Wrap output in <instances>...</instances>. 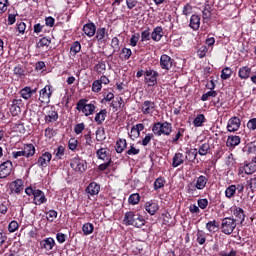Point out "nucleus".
Returning a JSON list of instances; mask_svg holds the SVG:
<instances>
[{
    "mask_svg": "<svg viewBox=\"0 0 256 256\" xmlns=\"http://www.w3.org/2000/svg\"><path fill=\"white\" fill-rule=\"evenodd\" d=\"M153 137H155L154 133L146 134V136L142 139L141 145H143V147H147V145L151 143V139H153Z\"/></svg>",
    "mask_w": 256,
    "mask_h": 256,
    "instance_id": "052dcab7",
    "label": "nucleus"
},
{
    "mask_svg": "<svg viewBox=\"0 0 256 256\" xmlns=\"http://www.w3.org/2000/svg\"><path fill=\"white\" fill-rule=\"evenodd\" d=\"M152 133L156 137H169L173 133V124L167 121L154 122L152 125Z\"/></svg>",
    "mask_w": 256,
    "mask_h": 256,
    "instance_id": "f03ea898",
    "label": "nucleus"
},
{
    "mask_svg": "<svg viewBox=\"0 0 256 256\" xmlns=\"http://www.w3.org/2000/svg\"><path fill=\"white\" fill-rule=\"evenodd\" d=\"M231 75H233V69L225 67L222 69L220 77L223 81H227V79H231Z\"/></svg>",
    "mask_w": 256,
    "mask_h": 256,
    "instance_id": "37998d69",
    "label": "nucleus"
},
{
    "mask_svg": "<svg viewBox=\"0 0 256 256\" xmlns=\"http://www.w3.org/2000/svg\"><path fill=\"white\" fill-rule=\"evenodd\" d=\"M21 107H23V100L21 98H16L12 100V104L10 106V113L13 117H17V115H21Z\"/></svg>",
    "mask_w": 256,
    "mask_h": 256,
    "instance_id": "f8f14e48",
    "label": "nucleus"
},
{
    "mask_svg": "<svg viewBox=\"0 0 256 256\" xmlns=\"http://www.w3.org/2000/svg\"><path fill=\"white\" fill-rule=\"evenodd\" d=\"M51 159H53V155L50 152L42 153L37 161L38 167H40V169L47 168L49 166V163H51Z\"/></svg>",
    "mask_w": 256,
    "mask_h": 256,
    "instance_id": "ddd939ff",
    "label": "nucleus"
},
{
    "mask_svg": "<svg viewBox=\"0 0 256 256\" xmlns=\"http://www.w3.org/2000/svg\"><path fill=\"white\" fill-rule=\"evenodd\" d=\"M39 248L42 251H52L53 247H55V239L53 237H48L39 242Z\"/></svg>",
    "mask_w": 256,
    "mask_h": 256,
    "instance_id": "4468645a",
    "label": "nucleus"
},
{
    "mask_svg": "<svg viewBox=\"0 0 256 256\" xmlns=\"http://www.w3.org/2000/svg\"><path fill=\"white\" fill-rule=\"evenodd\" d=\"M82 31L87 37H95V33L97 32V26L95 25V23L89 22L83 26Z\"/></svg>",
    "mask_w": 256,
    "mask_h": 256,
    "instance_id": "412c9836",
    "label": "nucleus"
},
{
    "mask_svg": "<svg viewBox=\"0 0 256 256\" xmlns=\"http://www.w3.org/2000/svg\"><path fill=\"white\" fill-rule=\"evenodd\" d=\"M241 145V136L230 135L226 140V147L229 149H235V147Z\"/></svg>",
    "mask_w": 256,
    "mask_h": 256,
    "instance_id": "a211bd4d",
    "label": "nucleus"
},
{
    "mask_svg": "<svg viewBox=\"0 0 256 256\" xmlns=\"http://www.w3.org/2000/svg\"><path fill=\"white\" fill-rule=\"evenodd\" d=\"M89 100L82 98L76 103V109L77 111H81L85 117H89V115H93L95 113V110L97 109V106H95V101L89 103Z\"/></svg>",
    "mask_w": 256,
    "mask_h": 256,
    "instance_id": "7ed1b4c3",
    "label": "nucleus"
},
{
    "mask_svg": "<svg viewBox=\"0 0 256 256\" xmlns=\"http://www.w3.org/2000/svg\"><path fill=\"white\" fill-rule=\"evenodd\" d=\"M141 42L145 43V41H151V29L147 28L141 32Z\"/></svg>",
    "mask_w": 256,
    "mask_h": 256,
    "instance_id": "5fc2aeb1",
    "label": "nucleus"
},
{
    "mask_svg": "<svg viewBox=\"0 0 256 256\" xmlns=\"http://www.w3.org/2000/svg\"><path fill=\"white\" fill-rule=\"evenodd\" d=\"M103 89V85L101 84V82L99 80H95L92 83V92L93 93H100V91Z\"/></svg>",
    "mask_w": 256,
    "mask_h": 256,
    "instance_id": "4d7b16f0",
    "label": "nucleus"
},
{
    "mask_svg": "<svg viewBox=\"0 0 256 256\" xmlns=\"http://www.w3.org/2000/svg\"><path fill=\"white\" fill-rule=\"evenodd\" d=\"M206 229L209 233H217L219 230V222L217 220H212L206 223Z\"/></svg>",
    "mask_w": 256,
    "mask_h": 256,
    "instance_id": "c9c22d12",
    "label": "nucleus"
},
{
    "mask_svg": "<svg viewBox=\"0 0 256 256\" xmlns=\"http://www.w3.org/2000/svg\"><path fill=\"white\" fill-rule=\"evenodd\" d=\"M157 108V105L155 102L151 100L144 101L139 109L143 115H153L155 113V109Z\"/></svg>",
    "mask_w": 256,
    "mask_h": 256,
    "instance_id": "1a4fd4ad",
    "label": "nucleus"
},
{
    "mask_svg": "<svg viewBox=\"0 0 256 256\" xmlns=\"http://www.w3.org/2000/svg\"><path fill=\"white\" fill-rule=\"evenodd\" d=\"M197 189L199 188H197V185L193 184V182H190L186 185V193H188V195H197Z\"/></svg>",
    "mask_w": 256,
    "mask_h": 256,
    "instance_id": "603ef678",
    "label": "nucleus"
},
{
    "mask_svg": "<svg viewBox=\"0 0 256 256\" xmlns=\"http://www.w3.org/2000/svg\"><path fill=\"white\" fill-rule=\"evenodd\" d=\"M209 179H207V177H205L204 175H200L197 179H196V187L199 191H203V189H205V187H207V183H208Z\"/></svg>",
    "mask_w": 256,
    "mask_h": 256,
    "instance_id": "7c9ffc66",
    "label": "nucleus"
},
{
    "mask_svg": "<svg viewBox=\"0 0 256 256\" xmlns=\"http://www.w3.org/2000/svg\"><path fill=\"white\" fill-rule=\"evenodd\" d=\"M107 139V136L105 135V128L99 127L96 130V141L101 142L105 141Z\"/></svg>",
    "mask_w": 256,
    "mask_h": 256,
    "instance_id": "8fccbe9b",
    "label": "nucleus"
},
{
    "mask_svg": "<svg viewBox=\"0 0 256 256\" xmlns=\"http://www.w3.org/2000/svg\"><path fill=\"white\" fill-rule=\"evenodd\" d=\"M123 225L136 227L137 229H141L143 225H145V218L137 212L128 211L124 215Z\"/></svg>",
    "mask_w": 256,
    "mask_h": 256,
    "instance_id": "f257e3e1",
    "label": "nucleus"
},
{
    "mask_svg": "<svg viewBox=\"0 0 256 256\" xmlns=\"http://www.w3.org/2000/svg\"><path fill=\"white\" fill-rule=\"evenodd\" d=\"M144 209L149 215H156L159 211V203H157L155 200L147 201L144 204Z\"/></svg>",
    "mask_w": 256,
    "mask_h": 256,
    "instance_id": "2eb2a0df",
    "label": "nucleus"
},
{
    "mask_svg": "<svg viewBox=\"0 0 256 256\" xmlns=\"http://www.w3.org/2000/svg\"><path fill=\"white\" fill-rule=\"evenodd\" d=\"M199 152H197V149H189L186 151V156H184L185 160L187 161H194L197 159V155Z\"/></svg>",
    "mask_w": 256,
    "mask_h": 256,
    "instance_id": "c03bdc74",
    "label": "nucleus"
},
{
    "mask_svg": "<svg viewBox=\"0 0 256 256\" xmlns=\"http://www.w3.org/2000/svg\"><path fill=\"white\" fill-rule=\"evenodd\" d=\"M26 29H27V24H25V22L16 23V31H18L19 35H25Z\"/></svg>",
    "mask_w": 256,
    "mask_h": 256,
    "instance_id": "13d9d810",
    "label": "nucleus"
},
{
    "mask_svg": "<svg viewBox=\"0 0 256 256\" xmlns=\"http://www.w3.org/2000/svg\"><path fill=\"white\" fill-rule=\"evenodd\" d=\"M152 41L159 42L163 39V27L157 26L153 29L151 33Z\"/></svg>",
    "mask_w": 256,
    "mask_h": 256,
    "instance_id": "a878e982",
    "label": "nucleus"
},
{
    "mask_svg": "<svg viewBox=\"0 0 256 256\" xmlns=\"http://www.w3.org/2000/svg\"><path fill=\"white\" fill-rule=\"evenodd\" d=\"M94 230H95V226H93L92 223H85L82 226V231L84 235H91V233H93Z\"/></svg>",
    "mask_w": 256,
    "mask_h": 256,
    "instance_id": "6e6d98bb",
    "label": "nucleus"
},
{
    "mask_svg": "<svg viewBox=\"0 0 256 256\" xmlns=\"http://www.w3.org/2000/svg\"><path fill=\"white\" fill-rule=\"evenodd\" d=\"M9 189L11 193H16L19 195L21 191L23 190V180L22 179H16L15 181L11 182L9 185Z\"/></svg>",
    "mask_w": 256,
    "mask_h": 256,
    "instance_id": "4be33fe9",
    "label": "nucleus"
},
{
    "mask_svg": "<svg viewBox=\"0 0 256 256\" xmlns=\"http://www.w3.org/2000/svg\"><path fill=\"white\" fill-rule=\"evenodd\" d=\"M186 129L185 128H178L176 131V134L171 140L172 145H179V140L183 135L185 134Z\"/></svg>",
    "mask_w": 256,
    "mask_h": 256,
    "instance_id": "f704fd0d",
    "label": "nucleus"
},
{
    "mask_svg": "<svg viewBox=\"0 0 256 256\" xmlns=\"http://www.w3.org/2000/svg\"><path fill=\"white\" fill-rule=\"evenodd\" d=\"M240 127L241 119L237 116H234L228 120L226 128L229 133H235V131H239Z\"/></svg>",
    "mask_w": 256,
    "mask_h": 256,
    "instance_id": "9b49d317",
    "label": "nucleus"
},
{
    "mask_svg": "<svg viewBox=\"0 0 256 256\" xmlns=\"http://www.w3.org/2000/svg\"><path fill=\"white\" fill-rule=\"evenodd\" d=\"M232 213L236 219L235 221H239L240 223H243L245 221V211L241 207L235 206L232 210Z\"/></svg>",
    "mask_w": 256,
    "mask_h": 256,
    "instance_id": "393cba45",
    "label": "nucleus"
},
{
    "mask_svg": "<svg viewBox=\"0 0 256 256\" xmlns=\"http://www.w3.org/2000/svg\"><path fill=\"white\" fill-rule=\"evenodd\" d=\"M256 171V165L251 162H245L244 166L239 169V173H245L246 175H253Z\"/></svg>",
    "mask_w": 256,
    "mask_h": 256,
    "instance_id": "b1692460",
    "label": "nucleus"
},
{
    "mask_svg": "<svg viewBox=\"0 0 256 256\" xmlns=\"http://www.w3.org/2000/svg\"><path fill=\"white\" fill-rule=\"evenodd\" d=\"M217 96V91L215 90H210L206 93H204L202 96H201V101H209V98L210 97H216Z\"/></svg>",
    "mask_w": 256,
    "mask_h": 256,
    "instance_id": "bf43d9fd",
    "label": "nucleus"
},
{
    "mask_svg": "<svg viewBox=\"0 0 256 256\" xmlns=\"http://www.w3.org/2000/svg\"><path fill=\"white\" fill-rule=\"evenodd\" d=\"M235 227H237V220L231 217H226L222 219L220 229L224 233V235H231V233L235 231Z\"/></svg>",
    "mask_w": 256,
    "mask_h": 256,
    "instance_id": "20e7f679",
    "label": "nucleus"
},
{
    "mask_svg": "<svg viewBox=\"0 0 256 256\" xmlns=\"http://www.w3.org/2000/svg\"><path fill=\"white\" fill-rule=\"evenodd\" d=\"M105 119H107V109L105 108L100 110L98 113H96L94 117V121L98 125H103V123L105 122Z\"/></svg>",
    "mask_w": 256,
    "mask_h": 256,
    "instance_id": "cd10ccee",
    "label": "nucleus"
},
{
    "mask_svg": "<svg viewBox=\"0 0 256 256\" xmlns=\"http://www.w3.org/2000/svg\"><path fill=\"white\" fill-rule=\"evenodd\" d=\"M58 119L59 113L53 108L48 110L44 116V121L47 125H49L50 123H55V121H57Z\"/></svg>",
    "mask_w": 256,
    "mask_h": 256,
    "instance_id": "f3484780",
    "label": "nucleus"
},
{
    "mask_svg": "<svg viewBox=\"0 0 256 256\" xmlns=\"http://www.w3.org/2000/svg\"><path fill=\"white\" fill-rule=\"evenodd\" d=\"M94 71H96V73L98 75H103V73H105V71H107V65L103 61L99 62L98 64H96L94 66Z\"/></svg>",
    "mask_w": 256,
    "mask_h": 256,
    "instance_id": "09e8293b",
    "label": "nucleus"
},
{
    "mask_svg": "<svg viewBox=\"0 0 256 256\" xmlns=\"http://www.w3.org/2000/svg\"><path fill=\"white\" fill-rule=\"evenodd\" d=\"M202 19L203 21H209L211 19V5L205 3L204 9L202 11Z\"/></svg>",
    "mask_w": 256,
    "mask_h": 256,
    "instance_id": "79ce46f5",
    "label": "nucleus"
},
{
    "mask_svg": "<svg viewBox=\"0 0 256 256\" xmlns=\"http://www.w3.org/2000/svg\"><path fill=\"white\" fill-rule=\"evenodd\" d=\"M127 149V140L120 138L116 141L115 151L116 153H123Z\"/></svg>",
    "mask_w": 256,
    "mask_h": 256,
    "instance_id": "2f4dec72",
    "label": "nucleus"
},
{
    "mask_svg": "<svg viewBox=\"0 0 256 256\" xmlns=\"http://www.w3.org/2000/svg\"><path fill=\"white\" fill-rule=\"evenodd\" d=\"M141 38V34L135 33L130 38V46L137 47V43H139V39Z\"/></svg>",
    "mask_w": 256,
    "mask_h": 256,
    "instance_id": "680f3d73",
    "label": "nucleus"
},
{
    "mask_svg": "<svg viewBox=\"0 0 256 256\" xmlns=\"http://www.w3.org/2000/svg\"><path fill=\"white\" fill-rule=\"evenodd\" d=\"M248 187L252 191V193H255L256 191V176L254 175L250 180L247 181Z\"/></svg>",
    "mask_w": 256,
    "mask_h": 256,
    "instance_id": "338daca9",
    "label": "nucleus"
},
{
    "mask_svg": "<svg viewBox=\"0 0 256 256\" xmlns=\"http://www.w3.org/2000/svg\"><path fill=\"white\" fill-rule=\"evenodd\" d=\"M165 177L160 176L154 181V191H159V189H163L165 187Z\"/></svg>",
    "mask_w": 256,
    "mask_h": 256,
    "instance_id": "49530a36",
    "label": "nucleus"
},
{
    "mask_svg": "<svg viewBox=\"0 0 256 256\" xmlns=\"http://www.w3.org/2000/svg\"><path fill=\"white\" fill-rule=\"evenodd\" d=\"M191 13H193V6L187 3L182 9V14L185 15V17H189Z\"/></svg>",
    "mask_w": 256,
    "mask_h": 256,
    "instance_id": "e2e57ef3",
    "label": "nucleus"
},
{
    "mask_svg": "<svg viewBox=\"0 0 256 256\" xmlns=\"http://www.w3.org/2000/svg\"><path fill=\"white\" fill-rule=\"evenodd\" d=\"M175 66V59L171 58V56L167 54H162L160 56V68L163 69V71H171L173 67Z\"/></svg>",
    "mask_w": 256,
    "mask_h": 256,
    "instance_id": "6e6552de",
    "label": "nucleus"
},
{
    "mask_svg": "<svg viewBox=\"0 0 256 256\" xmlns=\"http://www.w3.org/2000/svg\"><path fill=\"white\" fill-rule=\"evenodd\" d=\"M77 145H79V141H77L75 138H70L68 141V148L70 151H75L77 149Z\"/></svg>",
    "mask_w": 256,
    "mask_h": 256,
    "instance_id": "69168bd1",
    "label": "nucleus"
},
{
    "mask_svg": "<svg viewBox=\"0 0 256 256\" xmlns=\"http://www.w3.org/2000/svg\"><path fill=\"white\" fill-rule=\"evenodd\" d=\"M253 73V70L249 66H241L238 70V77L242 81H247V79H251V75Z\"/></svg>",
    "mask_w": 256,
    "mask_h": 256,
    "instance_id": "dca6fc26",
    "label": "nucleus"
},
{
    "mask_svg": "<svg viewBox=\"0 0 256 256\" xmlns=\"http://www.w3.org/2000/svg\"><path fill=\"white\" fill-rule=\"evenodd\" d=\"M23 151H24V157L29 159V157H33L35 155V152L37 150L35 149V145L33 144H24Z\"/></svg>",
    "mask_w": 256,
    "mask_h": 256,
    "instance_id": "c85d7f7f",
    "label": "nucleus"
},
{
    "mask_svg": "<svg viewBox=\"0 0 256 256\" xmlns=\"http://www.w3.org/2000/svg\"><path fill=\"white\" fill-rule=\"evenodd\" d=\"M51 45V37H42L36 43V49H43L45 47H49Z\"/></svg>",
    "mask_w": 256,
    "mask_h": 256,
    "instance_id": "473e14b6",
    "label": "nucleus"
},
{
    "mask_svg": "<svg viewBox=\"0 0 256 256\" xmlns=\"http://www.w3.org/2000/svg\"><path fill=\"white\" fill-rule=\"evenodd\" d=\"M189 27L192 31H199V27H201V16L198 14H193L190 17Z\"/></svg>",
    "mask_w": 256,
    "mask_h": 256,
    "instance_id": "aec40b11",
    "label": "nucleus"
},
{
    "mask_svg": "<svg viewBox=\"0 0 256 256\" xmlns=\"http://www.w3.org/2000/svg\"><path fill=\"white\" fill-rule=\"evenodd\" d=\"M20 97H22V99H25V101H29V99L33 97L31 94V87L25 86L24 88H22L20 90Z\"/></svg>",
    "mask_w": 256,
    "mask_h": 256,
    "instance_id": "ea45409f",
    "label": "nucleus"
},
{
    "mask_svg": "<svg viewBox=\"0 0 256 256\" xmlns=\"http://www.w3.org/2000/svg\"><path fill=\"white\" fill-rule=\"evenodd\" d=\"M99 191H101V186L97 182H91L86 188V193L92 196L99 195Z\"/></svg>",
    "mask_w": 256,
    "mask_h": 256,
    "instance_id": "bb28decb",
    "label": "nucleus"
},
{
    "mask_svg": "<svg viewBox=\"0 0 256 256\" xmlns=\"http://www.w3.org/2000/svg\"><path fill=\"white\" fill-rule=\"evenodd\" d=\"M144 75V83H146L148 87H155V85H157V78L159 77V72L153 69H148L144 72Z\"/></svg>",
    "mask_w": 256,
    "mask_h": 256,
    "instance_id": "0eeeda50",
    "label": "nucleus"
},
{
    "mask_svg": "<svg viewBox=\"0 0 256 256\" xmlns=\"http://www.w3.org/2000/svg\"><path fill=\"white\" fill-rule=\"evenodd\" d=\"M235 193H237V188H235V184H232L226 188L225 197L227 199H233V197H235Z\"/></svg>",
    "mask_w": 256,
    "mask_h": 256,
    "instance_id": "a18cd8bd",
    "label": "nucleus"
},
{
    "mask_svg": "<svg viewBox=\"0 0 256 256\" xmlns=\"http://www.w3.org/2000/svg\"><path fill=\"white\" fill-rule=\"evenodd\" d=\"M70 167L75 173H85L87 171V161L79 157H74L71 159Z\"/></svg>",
    "mask_w": 256,
    "mask_h": 256,
    "instance_id": "423d86ee",
    "label": "nucleus"
},
{
    "mask_svg": "<svg viewBox=\"0 0 256 256\" xmlns=\"http://www.w3.org/2000/svg\"><path fill=\"white\" fill-rule=\"evenodd\" d=\"M96 155L101 161H109V159H111V156L109 155V150L107 148L98 149L96 151Z\"/></svg>",
    "mask_w": 256,
    "mask_h": 256,
    "instance_id": "c756f323",
    "label": "nucleus"
},
{
    "mask_svg": "<svg viewBox=\"0 0 256 256\" xmlns=\"http://www.w3.org/2000/svg\"><path fill=\"white\" fill-rule=\"evenodd\" d=\"M52 95H53V86L46 85L44 88H42L39 91L38 101H40V103H43L44 105H49V103H51Z\"/></svg>",
    "mask_w": 256,
    "mask_h": 256,
    "instance_id": "39448f33",
    "label": "nucleus"
},
{
    "mask_svg": "<svg viewBox=\"0 0 256 256\" xmlns=\"http://www.w3.org/2000/svg\"><path fill=\"white\" fill-rule=\"evenodd\" d=\"M247 127L249 131H255L256 130V118H252L247 122Z\"/></svg>",
    "mask_w": 256,
    "mask_h": 256,
    "instance_id": "774afa93",
    "label": "nucleus"
},
{
    "mask_svg": "<svg viewBox=\"0 0 256 256\" xmlns=\"http://www.w3.org/2000/svg\"><path fill=\"white\" fill-rule=\"evenodd\" d=\"M80 52H81V43L79 41L73 42L70 47V55L75 57V55H77V53H80Z\"/></svg>",
    "mask_w": 256,
    "mask_h": 256,
    "instance_id": "de8ad7c7",
    "label": "nucleus"
},
{
    "mask_svg": "<svg viewBox=\"0 0 256 256\" xmlns=\"http://www.w3.org/2000/svg\"><path fill=\"white\" fill-rule=\"evenodd\" d=\"M206 121L205 119V115L204 114H198L194 121H193V125L194 127H203V123Z\"/></svg>",
    "mask_w": 256,
    "mask_h": 256,
    "instance_id": "3c124183",
    "label": "nucleus"
},
{
    "mask_svg": "<svg viewBox=\"0 0 256 256\" xmlns=\"http://www.w3.org/2000/svg\"><path fill=\"white\" fill-rule=\"evenodd\" d=\"M54 161H59L61 159H63L64 155H65V146L60 145L58 146L55 150H54Z\"/></svg>",
    "mask_w": 256,
    "mask_h": 256,
    "instance_id": "4c0bfd02",
    "label": "nucleus"
},
{
    "mask_svg": "<svg viewBox=\"0 0 256 256\" xmlns=\"http://www.w3.org/2000/svg\"><path fill=\"white\" fill-rule=\"evenodd\" d=\"M183 163H185V155L181 152L175 153L172 158V167L177 169V167H180Z\"/></svg>",
    "mask_w": 256,
    "mask_h": 256,
    "instance_id": "5701e85b",
    "label": "nucleus"
},
{
    "mask_svg": "<svg viewBox=\"0 0 256 256\" xmlns=\"http://www.w3.org/2000/svg\"><path fill=\"white\" fill-rule=\"evenodd\" d=\"M139 201H141V196L139 193L131 194L128 198V203L130 205H139Z\"/></svg>",
    "mask_w": 256,
    "mask_h": 256,
    "instance_id": "864d4df0",
    "label": "nucleus"
},
{
    "mask_svg": "<svg viewBox=\"0 0 256 256\" xmlns=\"http://www.w3.org/2000/svg\"><path fill=\"white\" fill-rule=\"evenodd\" d=\"M34 205H43V203H47V197H45V192L37 189L33 196Z\"/></svg>",
    "mask_w": 256,
    "mask_h": 256,
    "instance_id": "6ab92c4d",
    "label": "nucleus"
},
{
    "mask_svg": "<svg viewBox=\"0 0 256 256\" xmlns=\"http://www.w3.org/2000/svg\"><path fill=\"white\" fill-rule=\"evenodd\" d=\"M208 153H211V144L209 142H205L200 145L198 154L203 157L205 155H208Z\"/></svg>",
    "mask_w": 256,
    "mask_h": 256,
    "instance_id": "72a5a7b5",
    "label": "nucleus"
},
{
    "mask_svg": "<svg viewBox=\"0 0 256 256\" xmlns=\"http://www.w3.org/2000/svg\"><path fill=\"white\" fill-rule=\"evenodd\" d=\"M106 35H107V29L106 28H98L96 30L95 39L98 41V43H103V41H105V36Z\"/></svg>",
    "mask_w": 256,
    "mask_h": 256,
    "instance_id": "e433bc0d",
    "label": "nucleus"
},
{
    "mask_svg": "<svg viewBox=\"0 0 256 256\" xmlns=\"http://www.w3.org/2000/svg\"><path fill=\"white\" fill-rule=\"evenodd\" d=\"M13 171V162L7 160L0 164V179H7Z\"/></svg>",
    "mask_w": 256,
    "mask_h": 256,
    "instance_id": "9d476101",
    "label": "nucleus"
},
{
    "mask_svg": "<svg viewBox=\"0 0 256 256\" xmlns=\"http://www.w3.org/2000/svg\"><path fill=\"white\" fill-rule=\"evenodd\" d=\"M131 55H133L131 49L124 47L120 52V59H122V61H129V59H131Z\"/></svg>",
    "mask_w": 256,
    "mask_h": 256,
    "instance_id": "a19ab883",
    "label": "nucleus"
},
{
    "mask_svg": "<svg viewBox=\"0 0 256 256\" xmlns=\"http://www.w3.org/2000/svg\"><path fill=\"white\" fill-rule=\"evenodd\" d=\"M19 229V223L15 220L11 221L8 225V231L9 233H15Z\"/></svg>",
    "mask_w": 256,
    "mask_h": 256,
    "instance_id": "0e129e2a",
    "label": "nucleus"
},
{
    "mask_svg": "<svg viewBox=\"0 0 256 256\" xmlns=\"http://www.w3.org/2000/svg\"><path fill=\"white\" fill-rule=\"evenodd\" d=\"M13 73L18 79H23L25 77V67L23 65L18 64L14 67Z\"/></svg>",
    "mask_w": 256,
    "mask_h": 256,
    "instance_id": "58836bf2",
    "label": "nucleus"
}]
</instances>
